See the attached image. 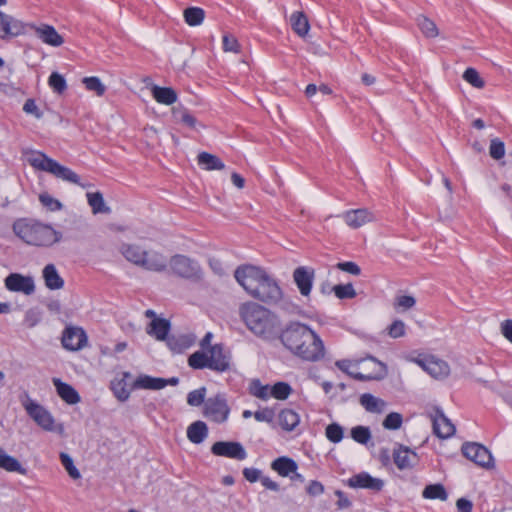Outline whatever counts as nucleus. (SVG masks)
<instances>
[{
	"label": "nucleus",
	"mask_w": 512,
	"mask_h": 512,
	"mask_svg": "<svg viewBox=\"0 0 512 512\" xmlns=\"http://www.w3.org/2000/svg\"><path fill=\"white\" fill-rule=\"evenodd\" d=\"M282 344L294 355L306 361H318L324 356V344L307 325L290 322L282 330Z\"/></svg>",
	"instance_id": "nucleus-1"
},
{
	"label": "nucleus",
	"mask_w": 512,
	"mask_h": 512,
	"mask_svg": "<svg viewBox=\"0 0 512 512\" xmlns=\"http://www.w3.org/2000/svg\"><path fill=\"white\" fill-rule=\"evenodd\" d=\"M239 315L248 330L263 340H273L280 332L277 315L258 303H243L239 308Z\"/></svg>",
	"instance_id": "nucleus-2"
},
{
	"label": "nucleus",
	"mask_w": 512,
	"mask_h": 512,
	"mask_svg": "<svg viewBox=\"0 0 512 512\" xmlns=\"http://www.w3.org/2000/svg\"><path fill=\"white\" fill-rule=\"evenodd\" d=\"M15 234L29 245L50 247L62 240V233L50 225L26 220L16 221Z\"/></svg>",
	"instance_id": "nucleus-3"
},
{
	"label": "nucleus",
	"mask_w": 512,
	"mask_h": 512,
	"mask_svg": "<svg viewBox=\"0 0 512 512\" xmlns=\"http://www.w3.org/2000/svg\"><path fill=\"white\" fill-rule=\"evenodd\" d=\"M231 356L222 344L210 346L208 351H196L188 358V364L194 369L209 368L217 372H225L230 368Z\"/></svg>",
	"instance_id": "nucleus-4"
},
{
	"label": "nucleus",
	"mask_w": 512,
	"mask_h": 512,
	"mask_svg": "<svg viewBox=\"0 0 512 512\" xmlns=\"http://www.w3.org/2000/svg\"><path fill=\"white\" fill-rule=\"evenodd\" d=\"M29 164L37 170L48 172L55 177L74 184H79V176L71 169L39 151H32L27 158Z\"/></svg>",
	"instance_id": "nucleus-5"
},
{
	"label": "nucleus",
	"mask_w": 512,
	"mask_h": 512,
	"mask_svg": "<svg viewBox=\"0 0 512 512\" xmlns=\"http://www.w3.org/2000/svg\"><path fill=\"white\" fill-rule=\"evenodd\" d=\"M171 272L181 278L198 281L202 278V269L199 263L182 254H176L168 260Z\"/></svg>",
	"instance_id": "nucleus-6"
},
{
	"label": "nucleus",
	"mask_w": 512,
	"mask_h": 512,
	"mask_svg": "<svg viewBox=\"0 0 512 512\" xmlns=\"http://www.w3.org/2000/svg\"><path fill=\"white\" fill-rule=\"evenodd\" d=\"M265 273L263 269L257 266L243 265L235 270L234 276L244 290L252 296Z\"/></svg>",
	"instance_id": "nucleus-7"
},
{
	"label": "nucleus",
	"mask_w": 512,
	"mask_h": 512,
	"mask_svg": "<svg viewBox=\"0 0 512 512\" xmlns=\"http://www.w3.org/2000/svg\"><path fill=\"white\" fill-rule=\"evenodd\" d=\"M22 405L27 414L44 430H54V418L42 405L31 399L28 395L22 400Z\"/></svg>",
	"instance_id": "nucleus-8"
},
{
	"label": "nucleus",
	"mask_w": 512,
	"mask_h": 512,
	"mask_svg": "<svg viewBox=\"0 0 512 512\" xmlns=\"http://www.w3.org/2000/svg\"><path fill=\"white\" fill-rule=\"evenodd\" d=\"M251 297L265 303L274 304L282 298V290L275 279L265 273Z\"/></svg>",
	"instance_id": "nucleus-9"
},
{
	"label": "nucleus",
	"mask_w": 512,
	"mask_h": 512,
	"mask_svg": "<svg viewBox=\"0 0 512 512\" xmlns=\"http://www.w3.org/2000/svg\"><path fill=\"white\" fill-rule=\"evenodd\" d=\"M461 450L463 455L476 465L486 469L493 467V457L485 446L475 442H468L463 444Z\"/></svg>",
	"instance_id": "nucleus-10"
},
{
	"label": "nucleus",
	"mask_w": 512,
	"mask_h": 512,
	"mask_svg": "<svg viewBox=\"0 0 512 512\" xmlns=\"http://www.w3.org/2000/svg\"><path fill=\"white\" fill-rule=\"evenodd\" d=\"M229 412L230 409L226 400L220 395L208 398L205 401L204 414L214 422H225L228 418Z\"/></svg>",
	"instance_id": "nucleus-11"
},
{
	"label": "nucleus",
	"mask_w": 512,
	"mask_h": 512,
	"mask_svg": "<svg viewBox=\"0 0 512 512\" xmlns=\"http://www.w3.org/2000/svg\"><path fill=\"white\" fill-rule=\"evenodd\" d=\"M211 452L216 456H223L236 460H244L247 457L246 450L239 442L218 441L211 447Z\"/></svg>",
	"instance_id": "nucleus-12"
},
{
	"label": "nucleus",
	"mask_w": 512,
	"mask_h": 512,
	"mask_svg": "<svg viewBox=\"0 0 512 512\" xmlns=\"http://www.w3.org/2000/svg\"><path fill=\"white\" fill-rule=\"evenodd\" d=\"M5 287L11 292H19L31 295L35 291L34 279L31 276H24L19 273L9 274L5 280Z\"/></svg>",
	"instance_id": "nucleus-13"
},
{
	"label": "nucleus",
	"mask_w": 512,
	"mask_h": 512,
	"mask_svg": "<svg viewBox=\"0 0 512 512\" xmlns=\"http://www.w3.org/2000/svg\"><path fill=\"white\" fill-rule=\"evenodd\" d=\"M26 25L0 10V38L6 39L16 37L25 32Z\"/></svg>",
	"instance_id": "nucleus-14"
},
{
	"label": "nucleus",
	"mask_w": 512,
	"mask_h": 512,
	"mask_svg": "<svg viewBox=\"0 0 512 512\" xmlns=\"http://www.w3.org/2000/svg\"><path fill=\"white\" fill-rule=\"evenodd\" d=\"M415 362L435 379H443L450 373L449 365L445 361L435 357L417 359Z\"/></svg>",
	"instance_id": "nucleus-15"
},
{
	"label": "nucleus",
	"mask_w": 512,
	"mask_h": 512,
	"mask_svg": "<svg viewBox=\"0 0 512 512\" xmlns=\"http://www.w3.org/2000/svg\"><path fill=\"white\" fill-rule=\"evenodd\" d=\"M434 434L441 438L447 439L454 435L455 426L448 419L440 409H435L434 414L431 415Z\"/></svg>",
	"instance_id": "nucleus-16"
},
{
	"label": "nucleus",
	"mask_w": 512,
	"mask_h": 512,
	"mask_svg": "<svg viewBox=\"0 0 512 512\" xmlns=\"http://www.w3.org/2000/svg\"><path fill=\"white\" fill-rule=\"evenodd\" d=\"M86 342V333L79 327L66 328L62 336L63 347L71 351L83 348L86 345Z\"/></svg>",
	"instance_id": "nucleus-17"
},
{
	"label": "nucleus",
	"mask_w": 512,
	"mask_h": 512,
	"mask_svg": "<svg viewBox=\"0 0 512 512\" xmlns=\"http://www.w3.org/2000/svg\"><path fill=\"white\" fill-rule=\"evenodd\" d=\"M167 267L168 259L165 255L156 250L145 249V256L142 257L141 268L153 272H164Z\"/></svg>",
	"instance_id": "nucleus-18"
},
{
	"label": "nucleus",
	"mask_w": 512,
	"mask_h": 512,
	"mask_svg": "<svg viewBox=\"0 0 512 512\" xmlns=\"http://www.w3.org/2000/svg\"><path fill=\"white\" fill-rule=\"evenodd\" d=\"M341 217L352 229H358L375 220L373 213L365 208L346 211Z\"/></svg>",
	"instance_id": "nucleus-19"
},
{
	"label": "nucleus",
	"mask_w": 512,
	"mask_h": 512,
	"mask_svg": "<svg viewBox=\"0 0 512 512\" xmlns=\"http://www.w3.org/2000/svg\"><path fill=\"white\" fill-rule=\"evenodd\" d=\"M348 485L351 488H364L372 491H380L384 487V481L379 478L372 477L367 472H361L349 478Z\"/></svg>",
	"instance_id": "nucleus-20"
},
{
	"label": "nucleus",
	"mask_w": 512,
	"mask_h": 512,
	"mask_svg": "<svg viewBox=\"0 0 512 512\" xmlns=\"http://www.w3.org/2000/svg\"><path fill=\"white\" fill-rule=\"evenodd\" d=\"M34 29L36 36L45 44L59 47L64 43L63 37L56 31V29L48 24H41L39 26L30 25Z\"/></svg>",
	"instance_id": "nucleus-21"
},
{
	"label": "nucleus",
	"mask_w": 512,
	"mask_h": 512,
	"mask_svg": "<svg viewBox=\"0 0 512 512\" xmlns=\"http://www.w3.org/2000/svg\"><path fill=\"white\" fill-rule=\"evenodd\" d=\"M393 459L395 465L400 470L413 468L418 462L417 454L403 445H398V447L394 449Z\"/></svg>",
	"instance_id": "nucleus-22"
},
{
	"label": "nucleus",
	"mask_w": 512,
	"mask_h": 512,
	"mask_svg": "<svg viewBox=\"0 0 512 512\" xmlns=\"http://www.w3.org/2000/svg\"><path fill=\"white\" fill-rule=\"evenodd\" d=\"M293 279L301 295L308 296L312 289L314 270L304 266L298 267L293 272Z\"/></svg>",
	"instance_id": "nucleus-23"
},
{
	"label": "nucleus",
	"mask_w": 512,
	"mask_h": 512,
	"mask_svg": "<svg viewBox=\"0 0 512 512\" xmlns=\"http://www.w3.org/2000/svg\"><path fill=\"white\" fill-rule=\"evenodd\" d=\"M361 406L369 413L381 414L383 413L388 404L381 398H378L370 393H364L360 396Z\"/></svg>",
	"instance_id": "nucleus-24"
},
{
	"label": "nucleus",
	"mask_w": 512,
	"mask_h": 512,
	"mask_svg": "<svg viewBox=\"0 0 512 512\" xmlns=\"http://www.w3.org/2000/svg\"><path fill=\"white\" fill-rule=\"evenodd\" d=\"M53 384L56 388L59 397L66 403L73 405L80 402L78 392L69 384L62 382L58 378L53 379Z\"/></svg>",
	"instance_id": "nucleus-25"
},
{
	"label": "nucleus",
	"mask_w": 512,
	"mask_h": 512,
	"mask_svg": "<svg viewBox=\"0 0 512 512\" xmlns=\"http://www.w3.org/2000/svg\"><path fill=\"white\" fill-rule=\"evenodd\" d=\"M120 252L130 263L141 267L142 257L145 256V249L137 244H122Z\"/></svg>",
	"instance_id": "nucleus-26"
},
{
	"label": "nucleus",
	"mask_w": 512,
	"mask_h": 512,
	"mask_svg": "<svg viewBox=\"0 0 512 512\" xmlns=\"http://www.w3.org/2000/svg\"><path fill=\"white\" fill-rule=\"evenodd\" d=\"M208 436V427L203 421H195L187 428V438L194 444L202 443Z\"/></svg>",
	"instance_id": "nucleus-27"
},
{
	"label": "nucleus",
	"mask_w": 512,
	"mask_h": 512,
	"mask_svg": "<svg viewBox=\"0 0 512 512\" xmlns=\"http://www.w3.org/2000/svg\"><path fill=\"white\" fill-rule=\"evenodd\" d=\"M271 468L282 477H288L297 471V463L289 457H279L271 463Z\"/></svg>",
	"instance_id": "nucleus-28"
},
{
	"label": "nucleus",
	"mask_w": 512,
	"mask_h": 512,
	"mask_svg": "<svg viewBox=\"0 0 512 512\" xmlns=\"http://www.w3.org/2000/svg\"><path fill=\"white\" fill-rule=\"evenodd\" d=\"M135 389L161 390L165 388L164 378L140 375L133 383Z\"/></svg>",
	"instance_id": "nucleus-29"
},
{
	"label": "nucleus",
	"mask_w": 512,
	"mask_h": 512,
	"mask_svg": "<svg viewBox=\"0 0 512 512\" xmlns=\"http://www.w3.org/2000/svg\"><path fill=\"white\" fill-rule=\"evenodd\" d=\"M43 278L45 285L51 290H58L64 286V280L60 277L53 264H48L44 267Z\"/></svg>",
	"instance_id": "nucleus-30"
},
{
	"label": "nucleus",
	"mask_w": 512,
	"mask_h": 512,
	"mask_svg": "<svg viewBox=\"0 0 512 512\" xmlns=\"http://www.w3.org/2000/svg\"><path fill=\"white\" fill-rule=\"evenodd\" d=\"M170 328V323L166 319L155 318L147 327V333L153 335L157 340H164Z\"/></svg>",
	"instance_id": "nucleus-31"
},
{
	"label": "nucleus",
	"mask_w": 512,
	"mask_h": 512,
	"mask_svg": "<svg viewBox=\"0 0 512 512\" xmlns=\"http://www.w3.org/2000/svg\"><path fill=\"white\" fill-rule=\"evenodd\" d=\"M290 23L294 32L300 37H304L308 34L310 25L306 15L302 11L294 12L290 17Z\"/></svg>",
	"instance_id": "nucleus-32"
},
{
	"label": "nucleus",
	"mask_w": 512,
	"mask_h": 512,
	"mask_svg": "<svg viewBox=\"0 0 512 512\" xmlns=\"http://www.w3.org/2000/svg\"><path fill=\"white\" fill-rule=\"evenodd\" d=\"M152 95L157 102L165 105H171L177 101L176 92L169 87H159L154 85L152 87Z\"/></svg>",
	"instance_id": "nucleus-33"
},
{
	"label": "nucleus",
	"mask_w": 512,
	"mask_h": 512,
	"mask_svg": "<svg viewBox=\"0 0 512 512\" xmlns=\"http://www.w3.org/2000/svg\"><path fill=\"white\" fill-rule=\"evenodd\" d=\"M0 468L8 472L19 473L21 475L27 474V470L16 458L6 454L4 451L0 454Z\"/></svg>",
	"instance_id": "nucleus-34"
},
{
	"label": "nucleus",
	"mask_w": 512,
	"mask_h": 512,
	"mask_svg": "<svg viewBox=\"0 0 512 512\" xmlns=\"http://www.w3.org/2000/svg\"><path fill=\"white\" fill-rule=\"evenodd\" d=\"M198 164L206 170H222L225 164L217 156L202 152L198 155Z\"/></svg>",
	"instance_id": "nucleus-35"
},
{
	"label": "nucleus",
	"mask_w": 512,
	"mask_h": 512,
	"mask_svg": "<svg viewBox=\"0 0 512 512\" xmlns=\"http://www.w3.org/2000/svg\"><path fill=\"white\" fill-rule=\"evenodd\" d=\"M183 16L189 26H199L205 18V11L200 7H188L184 9Z\"/></svg>",
	"instance_id": "nucleus-36"
},
{
	"label": "nucleus",
	"mask_w": 512,
	"mask_h": 512,
	"mask_svg": "<svg viewBox=\"0 0 512 512\" xmlns=\"http://www.w3.org/2000/svg\"><path fill=\"white\" fill-rule=\"evenodd\" d=\"M87 200L94 214L109 213L110 208L106 206L103 195L100 192L87 193Z\"/></svg>",
	"instance_id": "nucleus-37"
},
{
	"label": "nucleus",
	"mask_w": 512,
	"mask_h": 512,
	"mask_svg": "<svg viewBox=\"0 0 512 512\" xmlns=\"http://www.w3.org/2000/svg\"><path fill=\"white\" fill-rule=\"evenodd\" d=\"M422 496L425 499H439L441 501L448 498L445 487L440 483L427 485L422 492Z\"/></svg>",
	"instance_id": "nucleus-38"
},
{
	"label": "nucleus",
	"mask_w": 512,
	"mask_h": 512,
	"mask_svg": "<svg viewBox=\"0 0 512 512\" xmlns=\"http://www.w3.org/2000/svg\"><path fill=\"white\" fill-rule=\"evenodd\" d=\"M299 423V416L296 412L290 409H285L279 414L280 426L287 430H293Z\"/></svg>",
	"instance_id": "nucleus-39"
},
{
	"label": "nucleus",
	"mask_w": 512,
	"mask_h": 512,
	"mask_svg": "<svg viewBox=\"0 0 512 512\" xmlns=\"http://www.w3.org/2000/svg\"><path fill=\"white\" fill-rule=\"evenodd\" d=\"M417 24L421 32L424 34L427 38H435L438 36L439 31L436 26V24L427 18L426 16H418L417 18Z\"/></svg>",
	"instance_id": "nucleus-40"
},
{
	"label": "nucleus",
	"mask_w": 512,
	"mask_h": 512,
	"mask_svg": "<svg viewBox=\"0 0 512 512\" xmlns=\"http://www.w3.org/2000/svg\"><path fill=\"white\" fill-rule=\"evenodd\" d=\"M172 115L174 119L190 128H195L197 120L189 113V111L183 107H174L172 109Z\"/></svg>",
	"instance_id": "nucleus-41"
},
{
	"label": "nucleus",
	"mask_w": 512,
	"mask_h": 512,
	"mask_svg": "<svg viewBox=\"0 0 512 512\" xmlns=\"http://www.w3.org/2000/svg\"><path fill=\"white\" fill-rule=\"evenodd\" d=\"M351 437L359 444H367L371 439V431L366 426H355L351 429Z\"/></svg>",
	"instance_id": "nucleus-42"
},
{
	"label": "nucleus",
	"mask_w": 512,
	"mask_h": 512,
	"mask_svg": "<svg viewBox=\"0 0 512 512\" xmlns=\"http://www.w3.org/2000/svg\"><path fill=\"white\" fill-rule=\"evenodd\" d=\"M82 82L87 90L95 92L97 96H103L106 91V86L98 77H85Z\"/></svg>",
	"instance_id": "nucleus-43"
},
{
	"label": "nucleus",
	"mask_w": 512,
	"mask_h": 512,
	"mask_svg": "<svg viewBox=\"0 0 512 512\" xmlns=\"http://www.w3.org/2000/svg\"><path fill=\"white\" fill-rule=\"evenodd\" d=\"M250 392L253 396L267 400L271 397V387L268 385H262L259 380H254L250 386Z\"/></svg>",
	"instance_id": "nucleus-44"
},
{
	"label": "nucleus",
	"mask_w": 512,
	"mask_h": 512,
	"mask_svg": "<svg viewBox=\"0 0 512 512\" xmlns=\"http://www.w3.org/2000/svg\"><path fill=\"white\" fill-rule=\"evenodd\" d=\"M292 392L291 386L286 382H277L271 387V396L278 400H285Z\"/></svg>",
	"instance_id": "nucleus-45"
},
{
	"label": "nucleus",
	"mask_w": 512,
	"mask_h": 512,
	"mask_svg": "<svg viewBox=\"0 0 512 512\" xmlns=\"http://www.w3.org/2000/svg\"><path fill=\"white\" fill-rule=\"evenodd\" d=\"M463 79L475 88L481 89L485 82L474 68H467L463 73Z\"/></svg>",
	"instance_id": "nucleus-46"
},
{
	"label": "nucleus",
	"mask_w": 512,
	"mask_h": 512,
	"mask_svg": "<svg viewBox=\"0 0 512 512\" xmlns=\"http://www.w3.org/2000/svg\"><path fill=\"white\" fill-rule=\"evenodd\" d=\"M60 459L62 465L72 479L77 480L81 477L79 470L74 465L73 459L67 453L62 452L60 454Z\"/></svg>",
	"instance_id": "nucleus-47"
},
{
	"label": "nucleus",
	"mask_w": 512,
	"mask_h": 512,
	"mask_svg": "<svg viewBox=\"0 0 512 512\" xmlns=\"http://www.w3.org/2000/svg\"><path fill=\"white\" fill-rule=\"evenodd\" d=\"M403 418L400 413L391 412L383 420V427L387 430H397L401 427Z\"/></svg>",
	"instance_id": "nucleus-48"
},
{
	"label": "nucleus",
	"mask_w": 512,
	"mask_h": 512,
	"mask_svg": "<svg viewBox=\"0 0 512 512\" xmlns=\"http://www.w3.org/2000/svg\"><path fill=\"white\" fill-rule=\"evenodd\" d=\"M333 291L339 299H351L356 296V291L351 283L335 285Z\"/></svg>",
	"instance_id": "nucleus-49"
},
{
	"label": "nucleus",
	"mask_w": 512,
	"mask_h": 512,
	"mask_svg": "<svg viewBox=\"0 0 512 512\" xmlns=\"http://www.w3.org/2000/svg\"><path fill=\"white\" fill-rule=\"evenodd\" d=\"M415 303H416V300L413 296L399 295V296H396V298H395L394 308L397 311H400V310L406 311V310L414 307Z\"/></svg>",
	"instance_id": "nucleus-50"
},
{
	"label": "nucleus",
	"mask_w": 512,
	"mask_h": 512,
	"mask_svg": "<svg viewBox=\"0 0 512 512\" xmlns=\"http://www.w3.org/2000/svg\"><path fill=\"white\" fill-rule=\"evenodd\" d=\"M49 85L54 90V92L59 94L63 93L67 88L66 80L61 74L57 72H53L50 75Z\"/></svg>",
	"instance_id": "nucleus-51"
},
{
	"label": "nucleus",
	"mask_w": 512,
	"mask_h": 512,
	"mask_svg": "<svg viewBox=\"0 0 512 512\" xmlns=\"http://www.w3.org/2000/svg\"><path fill=\"white\" fill-rule=\"evenodd\" d=\"M490 156L495 160H500L505 155V145L504 142L498 138H494L490 141L489 147Z\"/></svg>",
	"instance_id": "nucleus-52"
},
{
	"label": "nucleus",
	"mask_w": 512,
	"mask_h": 512,
	"mask_svg": "<svg viewBox=\"0 0 512 512\" xmlns=\"http://www.w3.org/2000/svg\"><path fill=\"white\" fill-rule=\"evenodd\" d=\"M335 365L343 372L347 373L351 377L360 380L366 381L372 379L370 376H366L362 373H355L354 370H350L351 362L348 360H339L335 363Z\"/></svg>",
	"instance_id": "nucleus-53"
},
{
	"label": "nucleus",
	"mask_w": 512,
	"mask_h": 512,
	"mask_svg": "<svg viewBox=\"0 0 512 512\" xmlns=\"http://www.w3.org/2000/svg\"><path fill=\"white\" fill-rule=\"evenodd\" d=\"M112 390L115 397L119 401H126L130 397V390L127 389L126 383L124 380H119L117 382H112Z\"/></svg>",
	"instance_id": "nucleus-54"
},
{
	"label": "nucleus",
	"mask_w": 512,
	"mask_h": 512,
	"mask_svg": "<svg viewBox=\"0 0 512 512\" xmlns=\"http://www.w3.org/2000/svg\"><path fill=\"white\" fill-rule=\"evenodd\" d=\"M326 437L333 443H338L343 438V428L336 423H332L326 427Z\"/></svg>",
	"instance_id": "nucleus-55"
},
{
	"label": "nucleus",
	"mask_w": 512,
	"mask_h": 512,
	"mask_svg": "<svg viewBox=\"0 0 512 512\" xmlns=\"http://www.w3.org/2000/svg\"><path fill=\"white\" fill-rule=\"evenodd\" d=\"M206 396V388L202 387L200 389H196L191 391L187 396V403L190 406H200L202 403H204Z\"/></svg>",
	"instance_id": "nucleus-56"
},
{
	"label": "nucleus",
	"mask_w": 512,
	"mask_h": 512,
	"mask_svg": "<svg viewBox=\"0 0 512 512\" xmlns=\"http://www.w3.org/2000/svg\"><path fill=\"white\" fill-rule=\"evenodd\" d=\"M406 325L402 320H395L388 327V334L391 338H400L405 335Z\"/></svg>",
	"instance_id": "nucleus-57"
},
{
	"label": "nucleus",
	"mask_w": 512,
	"mask_h": 512,
	"mask_svg": "<svg viewBox=\"0 0 512 512\" xmlns=\"http://www.w3.org/2000/svg\"><path fill=\"white\" fill-rule=\"evenodd\" d=\"M223 50L225 52L239 53L240 52V44L238 43V40L234 36L224 35L223 36Z\"/></svg>",
	"instance_id": "nucleus-58"
},
{
	"label": "nucleus",
	"mask_w": 512,
	"mask_h": 512,
	"mask_svg": "<svg viewBox=\"0 0 512 512\" xmlns=\"http://www.w3.org/2000/svg\"><path fill=\"white\" fill-rule=\"evenodd\" d=\"M39 200L45 207H47L51 211L60 210L62 207V204L57 199H54L47 193L41 194L39 196Z\"/></svg>",
	"instance_id": "nucleus-59"
},
{
	"label": "nucleus",
	"mask_w": 512,
	"mask_h": 512,
	"mask_svg": "<svg viewBox=\"0 0 512 512\" xmlns=\"http://www.w3.org/2000/svg\"><path fill=\"white\" fill-rule=\"evenodd\" d=\"M23 111L27 114L33 115L37 119H40L43 116V113L40 111L33 99H28L24 103Z\"/></svg>",
	"instance_id": "nucleus-60"
},
{
	"label": "nucleus",
	"mask_w": 512,
	"mask_h": 512,
	"mask_svg": "<svg viewBox=\"0 0 512 512\" xmlns=\"http://www.w3.org/2000/svg\"><path fill=\"white\" fill-rule=\"evenodd\" d=\"M336 267L344 272H347L352 275H360L361 269L355 262H341L336 265Z\"/></svg>",
	"instance_id": "nucleus-61"
},
{
	"label": "nucleus",
	"mask_w": 512,
	"mask_h": 512,
	"mask_svg": "<svg viewBox=\"0 0 512 512\" xmlns=\"http://www.w3.org/2000/svg\"><path fill=\"white\" fill-rule=\"evenodd\" d=\"M254 417L259 422H272L274 418V411L269 408H265L259 411H256L254 414Z\"/></svg>",
	"instance_id": "nucleus-62"
},
{
	"label": "nucleus",
	"mask_w": 512,
	"mask_h": 512,
	"mask_svg": "<svg viewBox=\"0 0 512 512\" xmlns=\"http://www.w3.org/2000/svg\"><path fill=\"white\" fill-rule=\"evenodd\" d=\"M243 475L245 479L251 483H254L258 480L261 481V471L256 468H245L243 470Z\"/></svg>",
	"instance_id": "nucleus-63"
},
{
	"label": "nucleus",
	"mask_w": 512,
	"mask_h": 512,
	"mask_svg": "<svg viewBox=\"0 0 512 512\" xmlns=\"http://www.w3.org/2000/svg\"><path fill=\"white\" fill-rule=\"evenodd\" d=\"M500 330L502 335L512 343V320L503 321L500 325Z\"/></svg>",
	"instance_id": "nucleus-64"
}]
</instances>
